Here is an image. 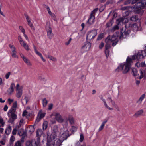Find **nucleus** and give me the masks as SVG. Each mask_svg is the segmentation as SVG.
<instances>
[{
    "label": "nucleus",
    "mask_w": 146,
    "mask_h": 146,
    "mask_svg": "<svg viewBox=\"0 0 146 146\" xmlns=\"http://www.w3.org/2000/svg\"><path fill=\"white\" fill-rule=\"evenodd\" d=\"M42 103L43 107L44 108L46 106L48 101L46 98H44L42 99Z\"/></svg>",
    "instance_id": "nucleus-26"
},
{
    "label": "nucleus",
    "mask_w": 146,
    "mask_h": 146,
    "mask_svg": "<svg viewBox=\"0 0 146 146\" xmlns=\"http://www.w3.org/2000/svg\"><path fill=\"white\" fill-rule=\"evenodd\" d=\"M145 56H146V47L145 50L139 51L137 55H134L133 58V59L137 58L138 60H139L143 59Z\"/></svg>",
    "instance_id": "nucleus-11"
},
{
    "label": "nucleus",
    "mask_w": 146,
    "mask_h": 146,
    "mask_svg": "<svg viewBox=\"0 0 146 146\" xmlns=\"http://www.w3.org/2000/svg\"><path fill=\"white\" fill-rule=\"evenodd\" d=\"M2 7V5H0V14L2 16H3L4 17H5V16L4 15L3 12H2L1 11V9Z\"/></svg>",
    "instance_id": "nucleus-55"
},
{
    "label": "nucleus",
    "mask_w": 146,
    "mask_h": 146,
    "mask_svg": "<svg viewBox=\"0 0 146 146\" xmlns=\"http://www.w3.org/2000/svg\"><path fill=\"white\" fill-rule=\"evenodd\" d=\"M35 129L34 127L33 126H31L29 127V131L31 133L33 132Z\"/></svg>",
    "instance_id": "nucleus-41"
},
{
    "label": "nucleus",
    "mask_w": 146,
    "mask_h": 146,
    "mask_svg": "<svg viewBox=\"0 0 146 146\" xmlns=\"http://www.w3.org/2000/svg\"><path fill=\"white\" fill-rule=\"evenodd\" d=\"M97 32L96 30L94 29L88 32L87 34L86 39L90 40L93 39L96 36Z\"/></svg>",
    "instance_id": "nucleus-10"
},
{
    "label": "nucleus",
    "mask_w": 146,
    "mask_h": 146,
    "mask_svg": "<svg viewBox=\"0 0 146 146\" xmlns=\"http://www.w3.org/2000/svg\"><path fill=\"white\" fill-rule=\"evenodd\" d=\"M110 45L106 44L105 45V53L107 57H108L109 56V50L108 49L110 48Z\"/></svg>",
    "instance_id": "nucleus-25"
},
{
    "label": "nucleus",
    "mask_w": 146,
    "mask_h": 146,
    "mask_svg": "<svg viewBox=\"0 0 146 146\" xmlns=\"http://www.w3.org/2000/svg\"><path fill=\"white\" fill-rule=\"evenodd\" d=\"M46 28L47 31V36L48 38L50 39L52 38L53 36V35L50 23L48 22H47L46 23Z\"/></svg>",
    "instance_id": "nucleus-13"
},
{
    "label": "nucleus",
    "mask_w": 146,
    "mask_h": 146,
    "mask_svg": "<svg viewBox=\"0 0 146 146\" xmlns=\"http://www.w3.org/2000/svg\"><path fill=\"white\" fill-rule=\"evenodd\" d=\"M9 46L11 48V52L16 51V48L13 45L11 44H9Z\"/></svg>",
    "instance_id": "nucleus-34"
},
{
    "label": "nucleus",
    "mask_w": 146,
    "mask_h": 146,
    "mask_svg": "<svg viewBox=\"0 0 146 146\" xmlns=\"http://www.w3.org/2000/svg\"><path fill=\"white\" fill-rule=\"evenodd\" d=\"M45 113L42 112V110H40L38 113L36 121H39L41 119L45 116Z\"/></svg>",
    "instance_id": "nucleus-20"
},
{
    "label": "nucleus",
    "mask_w": 146,
    "mask_h": 146,
    "mask_svg": "<svg viewBox=\"0 0 146 146\" xmlns=\"http://www.w3.org/2000/svg\"><path fill=\"white\" fill-rule=\"evenodd\" d=\"M30 100V98L28 96H25L23 99V100L25 101V104H26Z\"/></svg>",
    "instance_id": "nucleus-40"
},
{
    "label": "nucleus",
    "mask_w": 146,
    "mask_h": 146,
    "mask_svg": "<svg viewBox=\"0 0 146 146\" xmlns=\"http://www.w3.org/2000/svg\"><path fill=\"white\" fill-rule=\"evenodd\" d=\"M26 20L27 22V24L30 27L32 30H35V27L33 26L32 23L31 22V19L30 17L27 14L25 15Z\"/></svg>",
    "instance_id": "nucleus-17"
},
{
    "label": "nucleus",
    "mask_w": 146,
    "mask_h": 146,
    "mask_svg": "<svg viewBox=\"0 0 146 146\" xmlns=\"http://www.w3.org/2000/svg\"><path fill=\"white\" fill-rule=\"evenodd\" d=\"M132 73L134 76H135L137 75L138 73V71L135 68L132 69Z\"/></svg>",
    "instance_id": "nucleus-37"
},
{
    "label": "nucleus",
    "mask_w": 146,
    "mask_h": 146,
    "mask_svg": "<svg viewBox=\"0 0 146 146\" xmlns=\"http://www.w3.org/2000/svg\"><path fill=\"white\" fill-rule=\"evenodd\" d=\"M145 96V94H143L140 97L138 100L137 102V103L139 104H140L143 99H144Z\"/></svg>",
    "instance_id": "nucleus-30"
},
{
    "label": "nucleus",
    "mask_w": 146,
    "mask_h": 146,
    "mask_svg": "<svg viewBox=\"0 0 146 146\" xmlns=\"http://www.w3.org/2000/svg\"><path fill=\"white\" fill-rule=\"evenodd\" d=\"M7 100L8 104L9 105H10L13 101V99H11L9 98Z\"/></svg>",
    "instance_id": "nucleus-51"
},
{
    "label": "nucleus",
    "mask_w": 146,
    "mask_h": 146,
    "mask_svg": "<svg viewBox=\"0 0 146 146\" xmlns=\"http://www.w3.org/2000/svg\"><path fill=\"white\" fill-rule=\"evenodd\" d=\"M136 66L137 67H143L146 66V65L144 62H142L140 64L139 62H137L135 64Z\"/></svg>",
    "instance_id": "nucleus-31"
},
{
    "label": "nucleus",
    "mask_w": 146,
    "mask_h": 146,
    "mask_svg": "<svg viewBox=\"0 0 146 146\" xmlns=\"http://www.w3.org/2000/svg\"><path fill=\"white\" fill-rule=\"evenodd\" d=\"M139 0H128L126 1L124 4L125 5L131 3L132 4H133L136 3L137 1Z\"/></svg>",
    "instance_id": "nucleus-28"
},
{
    "label": "nucleus",
    "mask_w": 146,
    "mask_h": 146,
    "mask_svg": "<svg viewBox=\"0 0 146 146\" xmlns=\"http://www.w3.org/2000/svg\"><path fill=\"white\" fill-rule=\"evenodd\" d=\"M58 129L57 126H55L53 128L51 135L47 134V146H60L69 136V132L66 127L61 128L60 132Z\"/></svg>",
    "instance_id": "nucleus-1"
},
{
    "label": "nucleus",
    "mask_w": 146,
    "mask_h": 146,
    "mask_svg": "<svg viewBox=\"0 0 146 146\" xmlns=\"http://www.w3.org/2000/svg\"><path fill=\"white\" fill-rule=\"evenodd\" d=\"M118 35L109 36L105 40L106 44L110 45V46L111 44L113 46H115L118 41Z\"/></svg>",
    "instance_id": "nucleus-5"
},
{
    "label": "nucleus",
    "mask_w": 146,
    "mask_h": 146,
    "mask_svg": "<svg viewBox=\"0 0 146 146\" xmlns=\"http://www.w3.org/2000/svg\"><path fill=\"white\" fill-rule=\"evenodd\" d=\"M104 45V43L103 42H102L99 45V48L100 49H101L103 47Z\"/></svg>",
    "instance_id": "nucleus-54"
},
{
    "label": "nucleus",
    "mask_w": 146,
    "mask_h": 146,
    "mask_svg": "<svg viewBox=\"0 0 146 146\" xmlns=\"http://www.w3.org/2000/svg\"><path fill=\"white\" fill-rule=\"evenodd\" d=\"M143 113V110H140L137 111L135 114V115L136 117L141 115Z\"/></svg>",
    "instance_id": "nucleus-32"
},
{
    "label": "nucleus",
    "mask_w": 146,
    "mask_h": 146,
    "mask_svg": "<svg viewBox=\"0 0 146 146\" xmlns=\"http://www.w3.org/2000/svg\"><path fill=\"white\" fill-rule=\"evenodd\" d=\"M48 123L47 121H45L44 122L43 124V129H46L48 125Z\"/></svg>",
    "instance_id": "nucleus-36"
},
{
    "label": "nucleus",
    "mask_w": 146,
    "mask_h": 146,
    "mask_svg": "<svg viewBox=\"0 0 146 146\" xmlns=\"http://www.w3.org/2000/svg\"><path fill=\"white\" fill-rule=\"evenodd\" d=\"M11 72H8L5 75V78L6 79H8L10 75L11 74Z\"/></svg>",
    "instance_id": "nucleus-50"
},
{
    "label": "nucleus",
    "mask_w": 146,
    "mask_h": 146,
    "mask_svg": "<svg viewBox=\"0 0 146 146\" xmlns=\"http://www.w3.org/2000/svg\"><path fill=\"white\" fill-rule=\"evenodd\" d=\"M36 54L38 56L40 57L41 56H42V54L38 52V51H37V52H35Z\"/></svg>",
    "instance_id": "nucleus-59"
},
{
    "label": "nucleus",
    "mask_w": 146,
    "mask_h": 146,
    "mask_svg": "<svg viewBox=\"0 0 146 146\" xmlns=\"http://www.w3.org/2000/svg\"><path fill=\"white\" fill-rule=\"evenodd\" d=\"M55 116L56 119L57 121L60 123L63 122V125L66 126L68 125V120L66 119V120H64L60 114L58 113H55L52 114L51 116Z\"/></svg>",
    "instance_id": "nucleus-8"
},
{
    "label": "nucleus",
    "mask_w": 146,
    "mask_h": 146,
    "mask_svg": "<svg viewBox=\"0 0 146 146\" xmlns=\"http://www.w3.org/2000/svg\"><path fill=\"white\" fill-rule=\"evenodd\" d=\"M40 58L43 62H46V59L44 58L42 56Z\"/></svg>",
    "instance_id": "nucleus-64"
},
{
    "label": "nucleus",
    "mask_w": 146,
    "mask_h": 146,
    "mask_svg": "<svg viewBox=\"0 0 146 146\" xmlns=\"http://www.w3.org/2000/svg\"><path fill=\"white\" fill-rule=\"evenodd\" d=\"M11 127L10 126H8L5 131V133L7 135L9 134L11 131Z\"/></svg>",
    "instance_id": "nucleus-29"
},
{
    "label": "nucleus",
    "mask_w": 146,
    "mask_h": 146,
    "mask_svg": "<svg viewBox=\"0 0 146 146\" xmlns=\"http://www.w3.org/2000/svg\"><path fill=\"white\" fill-rule=\"evenodd\" d=\"M140 75L139 76V79H141L144 76L146 73V71L143 68H141L140 70Z\"/></svg>",
    "instance_id": "nucleus-23"
},
{
    "label": "nucleus",
    "mask_w": 146,
    "mask_h": 146,
    "mask_svg": "<svg viewBox=\"0 0 146 146\" xmlns=\"http://www.w3.org/2000/svg\"><path fill=\"white\" fill-rule=\"evenodd\" d=\"M14 146H21V142L19 141L17 142H16Z\"/></svg>",
    "instance_id": "nucleus-48"
},
{
    "label": "nucleus",
    "mask_w": 146,
    "mask_h": 146,
    "mask_svg": "<svg viewBox=\"0 0 146 146\" xmlns=\"http://www.w3.org/2000/svg\"><path fill=\"white\" fill-rule=\"evenodd\" d=\"M18 39L21 45L23 46L25 50L27 51L29 50V48L28 45L27 44L25 41L23 40L21 36H18Z\"/></svg>",
    "instance_id": "nucleus-14"
},
{
    "label": "nucleus",
    "mask_w": 146,
    "mask_h": 146,
    "mask_svg": "<svg viewBox=\"0 0 146 146\" xmlns=\"http://www.w3.org/2000/svg\"><path fill=\"white\" fill-rule=\"evenodd\" d=\"M53 107V104L52 103L49 104L48 105V110H51Z\"/></svg>",
    "instance_id": "nucleus-46"
},
{
    "label": "nucleus",
    "mask_w": 146,
    "mask_h": 146,
    "mask_svg": "<svg viewBox=\"0 0 146 146\" xmlns=\"http://www.w3.org/2000/svg\"><path fill=\"white\" fill-rule=\"evenodd\" d=\"M40 145L41 143L39 138L27 141L26 142V146H40Z\"/></svg>",
    "instance_id": "nucleus-9"
},
{
    "label": "nucleus",
    "mask_w": 146,
    "mask_h": 146,
    "mask_svg": "<svg viewBox=\"0 0 146 146\" xmlns=\"http://www.w3.org/2000/svg\"><path fill=\"white\" fill-rule=\"evenodd\" d=\"M0 124L2 127H3L5 124V122L4 121L2 117L0 116Z\"/></svg>",
    "instance_id": "nucleus-35"
},
{
    "label": "nucleus",
    "mask_w": 146,
    "mask_h": 146,
    "mask_svg": "<svg viewBox=\"0 0 146 146\" xmlns=\"http://www.w3.org/2000/svg\"><path fill=\"white\" fill-rule=\"evenodd\" d=\"M146 6V0H143L141 2H139L133 8L135 12L139 13L141 12V10Z\"/></svg>",
    "instance_id": "nucleus-7"
},
{
    "label": "nucleus",
    "mask_w": 146,
    "mask_h": 146,
    "mask_svg": "<svg viewBox=\"0 0 146 146\" xmlns=\"http://www.w3.org/2000/svg\"><path fill=\"white\" fill-rule=\"evenodd\" d=\"M43 133V131L42 129H38L36 132V136L37 137L36 139H38L39 138L40 139V137H41Z\"/></svg>",
    "instance_id": "nucleus-24"
},
{
    "label": "nucleus",
    "mask_w": 146,
    "mask_h": 146,
    "mask_svg": "<svg viewBox=\"0 0 146 146\" xmlns=\"http://www.w3.org/2000/svg\"><path fill=\"white\" fill-rule=\"evenodd\" d=\"M100 99L103 102L105 108L107 109L110 111H113L114 109L117 110H119L117 105L112 100L111 97H108L105 100L103 97L101 96Z\"/></svg>",
    "instance_id": "nucleus-4"
},
{
    "label": "nucleus",
    "mask_w": 146,
    "mask_h": 146,
    "mask_svg": "<svg viewBox=\"0 0 146 146\" xmlns=\"http://www.w3.org/2000/svg\"><path fill=\"white\" fill-rule=\"evenodd\" d=\"M94 19L95 17L94 15H90V17L87 21V23L89 25H92L94 23Z\"/></svg>",
    "instance_id": "nucleus-21"
},
{
    "label": "nucleus",
    "mask_w": 146,
    "mask_h": 146,
    "mask_svg": "<svg viewBox=\"0 0 146 146\" xmlns=\"http://www.w3.org/2000/svg\"><path fill=\"white\" fill-rule=\"evenodd\" d=\"M15 112L12 111H9L8 115L9 117H11L9 119V121L10 122H13L17 118V115L14 113Z\"/></svg>",
    "instance_id": "nucleus-16"
},
{
    "label": "nucleus",
    "mask_w": 146,
    "mask_h": 146,
    "mask_svg": "<svg viewBox=\"0 0 146 146\" xmlns=\"http://www.w3.org/2000/svg\"><path fill=\"white\" fill-rule=\"evenodd\" d=\"M91 44L90 42H87L81 48V51L83 52H84L88 51L90 49Z\"/></svg>",
    "instance_id": "nucleus-15"
},
{
    "label": "nucleus",
    "mask_w": 146,
    "mask_h": 146,
    "mask_svg": "<svg viewBox=\"0 0 146 146\" xmlns=\"http://www.w3.org/2000/svg\"><path fill=\"white\" fill-rule=\"evenodd\" d=\"M15 86V83L13 82H12L11 83L10 88L12 89H14V88Z\"/></svg>",
    "instance_id": "nucleus-49"
},
{
    "label": "nucleus",
    "mask_w": 146,
    "mask_h": 146,
    "mask_svg": "<svg viewBox=\"0 0 146 146\" xmlns=\"http://www.w3.org/2000/svg\"><path fill=\"white\" fill-rule=\"evenodd\" d=\"M36 54L38 56L40 57L41 56H42V54L38 52V51H37V52H35Z\"/></svg>",
    "instance_id": "nucleus-58"
},
{
    "label": "nucleus",
    "mask_w": 146,
    "mask_h": 146,
    "mask_svg": "<svg viewBox=\"0 0 146 146\" xmlns=\"http://www.w3.org/2000/svg\"><path fill=\"white\" fill-rule=\"evenodd\" d=\"M23 35L24 37L28 41L29 40L27 36L25 34V33L23 34Z\"/></svg>",
    "instance_id": "nucleus-63"
},
{
    "label": "nucleus",
    "mask_w": 146,
    "mask_h": 146,
    "mask_svg": "<svg viewBox=\"0 0 146 146\" xmlns=\"http://www.w3.org/2000/svg\"><path fill=\"white\" fill-rule=\"evenodd\" d=\"M125 23V29L124 31L123 29H121V35L122 36L124 35L127 36L129 34L131 30L134 32H137L140 29V27L138 24L135 23H131V21Z\"/></svg>",
    "instance_id": "nucleus-2"
},
{
    "label": "nucleus",
    "mask_w": 146,
    "mask_h": 146,
    "mask_svg": "<svg viewBox=\"0 0 146 146\" xmlns=\"http://www.w3.org/2000/svg\"><path fill=\"white\" fill-rule=\"evenodd\" d=\"M98 8H96L94 9L91 13L90 15H94V14H95L98 10Z\"/></svg>",
    "instance_id": "nucleus-45"
},
{
    "label": "nucleus",
    "mask_w": 146,
    "mask_h": 146,
    "mask_svg": "<svg viewBox=\"0 0 146 146\" xmlns=\"http://www.w3.org/2000/svg\"><path fill=\"white\" fill-rule=\"evenodd\" d=\"M19 28L21 32L23 33V34L25 33V30L23 26H19Z\"/></svg>",
    "instance_id": "nucleus-42"
},
{
    "label": "nucleus",
    "mask_w": 146,
    "mask_h": 146,
    "mask_svg": "<svg viewBox=\"0 0 146 146\" xmlns=\"http://www.w3.org/2000/svg\"><path fill=\"white\" fill-rule=\"evenodd\" d=\"M47 58L50 60L54 62H56L57 61V59L56 58L50 55H48L47 56Z\"/></svg>",
    "instance_id": "nucleus-27"
},
{
    "label": "nucleus",
    "mask_w": 146,
    "mask_h": 146,
    "mask_svg": "<svg viewBox=\"0 0 146 146\" xmlns=\"http://www.w3.org/2000/svg\"><path fill=\"white\" fill-rule=\"evenodd\" d=\"M69 122L71 124H72L74 123V120L72 118H71L68 119Z\"/></svg>",
    "instance_id": "nucleus-56"
},
{
    "label": "nucleus",
    "mask_w": 146,
    "mask_h": 146,
    "mask_svg": "<svg viewBox=\"0 0 146 146\" xmlns=\"http://www.w3.org/2000/svg\"><path fill=\"white\" fill-rule=\"evenodd\" d=\"M80 141L82 142L83 141L84 137L83 135L82 134H81L80 136Z\"/></svg>",
    "instance_id": "nucleus-57"
},
{
    "label": "nucleus",
    "mask_w": 146,
    "mask_h": 146,
    "mask_svg": "<svg viewBox=\"0 0 146 146\" xmlns=\"http://www.w3.org/2000/svg\"><path fill=\"white\" fill-rule=\"evenodd\" d=\"M126 20H128L127 18H122V17L117 19V24L113 27L111 29V31L113 32L118 30L121 26L123 25V24H125Z\"/></svg>",
    "instance_id": "nucleus-6"
},
{
    "label": "nucleus",
    "mask_w": 146,
    "mask_h": 146,
    "mask_svg": "<svg viewBox=\"0 0 146 146\" xmlns=\"http://www.w3.org/2000/svg\"><path fill=\"white\" fill-rule=\"evenodd\" d=\"M16 51L14 52H11L12 56L13 58H18V56L16 55Z\"/></svg>",
    "instance_id": "nucleus-43"
},
{
    "label": "nucleus",
    "mask_w": 146,
    "mask_h": 146,
    "mask_svg": "<svg viewBox=\"0 0 146 146\" xmlns=\"http://www.w3.org/2000/svg\"><path fill=\"white\" fill-rule=\"evenodd\" d=\"M77 130V128L75 126H72L71 128V130L72 132H74Z\"/></svg>",
    "instance_id": "nucleus-52"
},
{
    "label": "nucleus",
    "mask_w": 146,
    "mask_h": 146,
    "mask_svg": "<svg viewBox=\"0 0 146 146\" xmlns=\"http://www.w3.org/2000/svg\"><path fill=\"white\" fill-rule=\"evenodd\" d=\"M27 114V112L26 110H25L23 112L22 116H26Z\"/></svg>",
    "instance_id": "nucleus-60"
},
{
    "label": "nucleus",
    "mask_w": 146,
    "mask_h": 146,
    "mask_svg": "<svg viewBox=\"0 0 146 146\" xmlns=\"http://www.w3.org/2000/svg\"><path fill=\"white\" fill-rule=\"evenodd\" d=\"M23 87L20 86L19 84H17L16 86V96L18 98H20L23 92Z\"/></svg>",
    "instance_id": "nucleus-12"
},
{
    "label": "nucleus",
    "mask_w": 146,
    "mask_h": 146,
    "mask_svg": "<svg viewBox=\"0 0 146 146\" xmlns=\"http://www.w3.org/2000/svg\"><path fill=\"white\" fill-rule=\"evenodd\" d=\"M14 91V89H12L9 88L7 90L8 94H11L13 93Z\"/></svg>",
    "instance_id": "nucleus-39"
},
{
    "label": "nucleus",
    "mask_w": 146,
    "mask_h": 146,
    "mask_svg": "<svg viewBox=\"0 0 146 146\" xmlns=\"http://www.w3.org/2000/svg\"><path fill=\"white\" fill-rule=\"evenodd\" d=\"M106 122L107 121H104L102 123L101 125L100 126L98 129V130L99 131H101L104 128L105 124Z\"/></svg>",
    "instance_id": "nucleus-33"
},
{
    "label": "nucleus",
    "mask_w": 146,
    "mask_h": 146,
    "mask_svg": "<svg viewBox=\"0 0 146 146\" xmlns=\"http://www.w3.org/2000/svg\"><path fill=\"white\" fill-rule=\"evenodd\" d=\"M113 23L112 20H110L109 22L107 23L106 24L107 27H108L111 26Z\"/></svg>",
    "instance_id": "nucleus-38"
},
{
    "label": "nucleus",
    "mask_w": 146,
    "mask_h": 146,
    "mask_svg": "<svg viewBox=\"0 0 146 146\" xmlns=\"http://www.w3.org/2000/svg\"><path fill=\"white\" fill-rule=\"evenodd\" d=\"M134 56V55L132 56V58L127 57L126 59V62L121 64L116 69V71L118 72L122 71L123 74L127 73L130 70L131 63L132 61V60L133 59H136L137 60H138L137 58L135 59L133 58V57Z\"/></svg>",
    "instance_id": "nucleus-3"
},
{
    "label": "nucleus",
    "mask_w": 146,
    "mask_h": 146,
    "mask_svg": "<svg viewBox=\"0 0 146 146\" xmlns=\"http://www.w3.org/2000/svg\"><path fill=\"white\" fill-rule=\"evenodd\" d=\"M20 55L21 57L22 58L24 61L27 65L29 66H32V63L27 58L25 57L24 55L21 53L20 54Z\"/></svg>",
    "instance_id": "nucleus-19"
},
{
    "label": "nucleus",
    "mask_w": 146,
    "mask_h": 146,
    "mask_svg": "<svg viewBox=\"0 0 146 146\" xmlns=\"http://www.w3.org/2000/svg\"><path fill=\"white\" fill-rule=\"evenodd\" d=\"M17 130L16 128L14 129L12 131V134L13 135H15L16 134Z\"/></svg>",
    "instance_id": "nucleus-61"
},
{
    "label": "nucleus",
    "mask_w": 146,
    "mask_h": 146,
    "mask_svg": "<svg viewBox=\"0 0 146 146\" xmlns=\"http://www.w3.org/2000/svg\"><path fill=\"white\" fill-rule=\"evenodd\" d=\"M103 37V35L102 34H100L97 38L98 40H100Z\"/></svg>",
    "instance_id": "nucleus-53"
},
{
    "label": "nucleus",
    "mask_w": 146,
    "mask_h": 146,
    "mask_svg": "<svg viewBox=\"0 0 146 146\" xmlns=\"http://www.w3.org/2000/svg\"><path fill=\"white\" fill-rule=\"evenodd\" d=\"M71 40L72 38H70L66 42H65V44L66 45H68L71 42Z\"/></svg>",
    "instance_id": "nucleus-47"
},
{
    "label": "nucleus",
    "mask_w": 146,
    "mask_h": 146,
    "mask_svg": "<svg viewBox=\"0 0 146 146\" xmlns=\"http://www.w3.org/2000/svg\"><path fill=\"white\" fill-rule=\"evenodd\" d=\"M122 18L123 19H128V20H126V21L127 22H128V21L129 22V21H131V23H133L132 22V21H136L138 19V17L136 15L133 16L131 17H123Z\"/></svg>",
    "instance_id": "nucleus-18"
},
{
    "label": "nucleus",
    "mask_w": 146,
    "mask_h": 146,
    "mask_svg": "<svg viewBox=\"0 0 146 146\" xmlns=\"http://www.w3.org/2000/svg\"><path fill=\"white\" fill-rule=\"evenodd\" d=\"M8 108V107L7 105H5V106L4 108V109H3L5 111H6L7 110Z\"/></svg>",
    "instance_id": "nucleus-62"
},
{
    "label": "nucleus",
    "mask_w": 146,
    "mask_h": 146,
    "mask_svg": "<svg viewBox=\"0 0 146 146\" xmlns=\"http://www.w3.org/2000/svg\"><path fill=\"white\" fill-rule=\"evenodd\" d=\"M15 139V137L13 136H12L10 139V143L11 144L13 142Z\"/></svg>",
    "instance_id": "nucleus-44"
},
{
    "label": "nucleus",
    "mask_w": 146,
    "mask_h": 146,
    "mask_svg": "<svg viewBox=\"0 0 146 146\" xmlns=\"http://www.w3.org/2000/svg\"><path fill=\"white\" fill-rule=\"evenodd\" d=\"M17 107V102L15 101L13 104V105L11 109L9 110L10 111L15 112Z\"/></svg>",
    "instance_id": "nucleus-22"
}]
</instances>
